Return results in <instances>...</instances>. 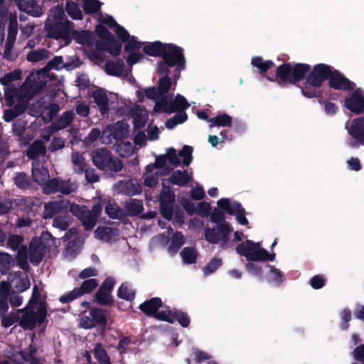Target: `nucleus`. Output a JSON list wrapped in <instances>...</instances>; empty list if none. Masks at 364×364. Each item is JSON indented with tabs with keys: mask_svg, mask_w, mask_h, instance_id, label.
<instances>
[{
	"mask_svg": "<svg viewBox=\"0 0 364 364\" xmlns=\"http://www.w3.org/2000/svg\"><path fill=\"white\" fill-rule=\"evenodd\" d=\"M47 310L44 298L40 294L37 286L33 289L32 297L25 311L11 313L2 317V325L4 327L11 326L14 322L19 321V324L24 329H32L36 324L43 323L46 317Z\"/></svg>",
	"mask_w": 364,
	"mask_h": 364,
	"instance_id": "nucleus-1",
	"label": "nucleus"
},
{
	"mask_svg": "<svg viewBox=\"0 0 364 364\" xmlns=\"http://www.w3.org/2000/svg\"><path fill=\"white\" fill-rule=\"evenodd\" d=\"M329 77V85L336 89L348 90L353 87V84L343 77L338 73L332 72L326 65H318L310 73L302 92L307 97H314L320 93V86L325 79Z\"/></svg>",
	"mask_w": 364,
	"mask_h": 364,
	"instance_id": "nucleus-2",
	"label": "nucleus"
},
{
	"mask_svg": "<svg viewBox=\"0 0 364 364\" xmlns=\"http://www.w3.org/2000/svg\"><path fill=\"white\" fill-rule=\"evenodd\" d=\"M145 53L158 56L163 55V61L159 63H166L169 66H176L178 74L176 80L179 77V71L185 67V59L182 49L173 44H164L159 41L146 44L143 48Z\"/></svg>",
	"mask_w": 364,
	"mask_h": 364,
	"instance_id": "nucleus-3",
	"label": "nucleus"
},
{
	"mask_svg": "<svg viewBox=\"0 0 364 364\" xmlns=\"http://www.w3.org/2000/svg\"><path fill=\"white\" fill-rule=\"evenodd\" d=\"M64 17L63 8L57 6L50 11L45 28L48 36L56 40L62 39L65 45H68L73 32L71 22Z\"/></svg>",
	"mask_w": 364,
	"mask_h": 364,
	"instance_id": "nucleus-4",
	"label": "nucleus"
},
{
	"mask_svg": "<svg viewBox=\"0 0 364 364\" xmlns=\"http://www.w3.org/2000/svg\"><path fill=\"white\" fill-rule=\"evenodd\" d=\"M100 21L102 23L108 25L115 32L117 36L123 41L127 42L126 50H133L128 56V62L130 65L140 62L144 58V55L135 51L140 48L142 43L138 41L134 36H131L127 31L119 25L112 16L107 15H100Z\"/></svg>",
	"mask_w": 364,
	"mask_h": 364,
	"instance_id": "nucleus-5",
	"label": "nucleus"
},
{
	"mask_svg": "<svg viewBox=\"0 0 364 364\" xmlns=\"http://www.w3.org/2000/svg\"><path fill=\"white\" fill-rule=\"evenodd\" d=\"M236 252L247 260L252 262H266L274 259V253L268 252L262 247L261 242L246 240L236 246Z\"/></svg>",
	"mask_w": 364,
	"mask_h": 364,
	"instance_id": "nucleus-6",
	"label": "nucleus"
},
{
	"mask_svg": "<svg viewBox=\"0 0 364 364\" xmlns=\"http://www.w3.org/2000/svg\"><path fill=\"white\" fill-rule=\"evenodd\" d=\"M65 66V65L63 63L62 57L56 56L48 63L46 67L28 76L26 79L25 86L28 87L29 92L33 94L46 83L45 78L48 77L47 72L48 70H60Z\"/></svg>",
	"mask_w": 364,
	"mask_h": 364,
	"instance_id": "nucleus-7",
	"label": "nucleus"
},
{
	"mask_svg": "<svg viewBox=\"0 0 364 364\" xmlns=\"http://www.w3.org/2000/svg\"><path fill=\"white\" fill-rule=\"evenodd\" d=\"M309 70L306 64H284L277 69V80L279 84L294 83L299 81Z\"/></svg>",
	"mask_w": 364,
	"mask_h": 364,
	"instance_id": "nucleus-8",
	"label": "nucleus"
},
{
	"mask_svg": "<svg viewBox=\"0 0 364 364\" xmlns=\"http://www.w3.org/2000/svg\"><path fill=\"white\" fill-rule=\"evenodd\" d=\"M170 67L166 63L158 64V73L161 77L159 80L158 87L148 88L144 90V93L149 99L156 100L169 91L171 85V78L168 76Z\"/></svg>",
	"mask_w": 364,
	"mask_h": 364,
	"instance_id": "nucleus-9",
	"label": "nucleus"
},
{
	"mask_svg": "<svg viewBox=\"0 0 364 364\" xmlns=\"http://www.w3.org/2000/svg\"><path fill=\"white\" fill-rule=\"evenodd\" d=\"M233 231L232 228L227 223H223L216 228H206L205 230V238L210 243L219 244L221 247H225L229 240V234Z\"/></svg>",
	"mask_w": 364,
	"mask_h": 364,
	"instance_id": "nucleus-10",
	"label": "nucleus"
},
{
	"mask_svg": "<svg viewBox=\"0 0 364 364\" xmlns=\"http://www.w3.org/2000/svg\"><path fill=\"white\" fill-rule=\"evenodd\" d=\"M218 207L230 215H235L240 225H245L248 221L245 217V209L241 205L230 198H221L217 202Z\"/></svg>",
	"mask_w": 364,
	"mask_h": 364,
	"instance_id": "nucleus-11",
	"label": "nucleus"
},
{
	"mask_svg": "<svg viewBox=\"0 0 364 364\" xmlns=\"http://www.w3.org/2000/svg\"><path fill=\"white\" fill-rule=\"evenodd\" d=\"M50 240L55 245V241L53 240L51 235L48 233H44L41 238H34L30 243L28 256L31 263L38 264L42 259L46 250V245L43 240Z\"/></svg>",
	"mask_w": 364,
	"mask_h": 364,
	"instance_id": "nucleus-12",
	"label": "nucleus"
},
{
	"mask_svg": "<svg viewBox=\"0 0 364 364\" xmlns=\"http://www.w3.org/2000/svg\"><path fill=\"white\" fill-rule=\"evenodd\" d=\"M343 106L356 114H362L364 112V91L358 88L349 93L343 100Z\"/></svg>",
	"mask_w": 364,
	"mask_h": 364,
	"instance_id": "nucleus-13",
	"label": "nucleus"
},
{
	"mask_svg": "<svg viewBox=\"0 0 364 364\" xmlns=\"http://www.w3.org/2000/svg\"><path fill=\"white\" fill-rule=\"evenodd\" d=\"M156 166L159 169L161 175L168 174L171 167L170 166H178L180 160L176 155V151L173 148L167 149L165 155H161L156 158Z\"/></svg>",
	"mask_w": 364,
	"mask_h": 364,
	"instance_id": "nucleus-14",
	"label": "nucleus"
},
{
	"mask_svg": "<svg viewBox=\"0 0 364 364\" xmlns=\"http://www.w3.org/2000/svg\"><path fill=\"white\" fill-rule=\"evenodd\" d=\"M129 125L124 122H119L114 126H107L102 134V141L104 144H109L112 141L111 136L117 141L125 137L128 133Z\"/></svg>",
	"mask_w": 364,
	"mask_h": 364,
	"instance_id": "nucleus-15",
	"label": "nucleus"
},
{
	"mask_svg": "<svg viewBox=\"0 0 364 364\" xmlns=\"http://www.w3.org/2000/svg\"><path fill=\"white\" fill-rule=\"evenodd\" d=\"M43 186L44 193L47 194H51L56 191H60L63 194H69L75 191L77 188L75 183H72L70 181H59L58 179L48 181Z\"/></svg>",
	"mask_w": 364,
	"mask_h": 364,
	"instance_id": "nucleus-16",
	"label": "nucleus"
},
{
	"mask_svg": "<svg viewBox=\"0 0 364 364\" xmlns=\"http://www.w3.org/2000/svg\"><path fill=\"white\" fill-rule=\"evenodd\" d=\"M98 284L95 279H90L82 282L80 288L74 289L70 293L65 294L60 298L62 303H66L74 300L85 294L91 292Z\"/></svg>",
	"mask_w": 364,
	"mask_h": 364,
	"instance_id": "nucleus-17",
	"label": "nucleus"
},
{
	"mask_svg": "<svg viewBox=\"0 0 364 364\" xmlns=\"http://www.w3.org/2000/svg\"><path fill=\"white\" fill-rule=\"evenodd\" d=\"M174 196L168 187L164 186L160 196L161 213L163 216L169 220L173 213L172 204Z\"/></svg>",
	"mask_w": 364,
	"mask_h": 364,
	"instance_id": "nucleus-18",
	"label": "nucleus"
},
{
	"mask_svg": "<svg viewBox=\"0 0 364 364\" xmlns=\"http://www.w3.org/2000/svg\"><path fill=\"white\" fill-rule=\"evenodd\" d=\"M92 97L100 107L101 113L105 114L109 107L117 100V96L113 93H109L107 95L103 90L97 89L92 92Z\"/></svg>",
	"mask_w": 364,
	"mask_h": 364,
	"instance_id": "nucleus-19",
	"label": "nucleus"
},
{
	"mask_svg": "<svg viewBox=\"0 0 364 364\" xmlns=\"http://www.w3.org/2000/svg\"><path fill=\"white\" fill-rule=\"evenodd\" d=\"M346 129L349 135L353 137L358 144H364V117H357L350 124H346Z\"/></svg>",
	"mask_w": 364,
	"mask_h": 364,
	"instance_id": "nucleus-20",
	"label": "nucleus"
},
{
	"mask_svg": "<svg viewBox=\"0 0 364 364\" xmlns=\"http://www.w3.org/2000/svg\"><path fill=\"white\" fill-rule=\"evenodd\" d=\"M12 360L17 363H23V361L28 362L30 364H43L44 360L38 356L37 350L30 346L28 352L25 354L23 352H17L14 353Z\"/></svg>",
	"mask_w": 364,
	"mask_h": 364,
	"instance_id": "nucleus-21",
	"label": "nucleus"
},
{
	"mask_svg": "<svg viewBox=\"0 0 364 364\" xmlns=\"http://www.w3.org/2000/svg\"><path fill=\"white\" fill-rule=\"evenodd\" d=\"M96 32L97 34L107 40V43L105 45L104 49L112 55H117L121 50V46L117 43L109 33V32L102 25L96 26Z\"/></svg>",
	"mask_w": 364,
	"mask_h": 364,
	"instance_id": "nucleus-22",
	"label": "nucleus"
},
{
	"mask_svg": "<svg viewBox=\"0 0 364 364\" xmlns=\"http://www.w3.org/2000/svg\"><path fill=\"white\" fill-rule=\"evenodd\" d=\"M182 205L185 210L189 213H196L199 215H208L210 210V205L208 202H200L198 204L197 207H194V204L188 200H183L181 201Z\"/></svg>",
	"mask_w": 364,
	"mask_h": 364,
	"instance_id": "nucleus-23",
	"label": "nucleus"
},
{
	"mask_svg": "<svg viewBox=\"0 0 364 364\" xmlns=\"http://www.w3.org/2000/svg\"><path fill=\"white\" fill-rule=\"evenodd\" d=\"M33 166L32 176L33 180L41 186H43L50 179L48 169L38 162L33 163Z\"/></svg>",
	"mask_w": 364,
	"mask_h": 364,
	"instance_id": "nucleus-24",
	"label": "nucleus"
},
{
	"mask_svg": "<svg viewBox=\"0 0 364 364\" xmlns=\"http://www.w3.org/2000/svg\"><path fill=\"white\" fill-rule=\"evenodd\" d=\"M68 204V201L65 200L46 203L44 205L43 217L45 218H50L59 212L67 210Z\"/></svg>",
	"mask_w": 364,
	"mask_h": 364,
	"instance_id": "nucleus-25",
	"label": "nucleus"
},
{
	"mask_svg": "<svg viewBox=\"0 0 364 364\" xmlns=\"http://www.w3.org/2000/svg\"><path fill=\"white\" fill-rule=\"evenodd\" d=\"M159 176H162L159 169H157L156 164L148 165L146 168V173L144 175V183L146 186L151 188L158 183Z\"/></svg>",
	"mask_w": 364,
	"mask_h": 364,
	"instance_id": "nucleus-26",
	"label": "nucleus"
},
{
	"mask_svg": "<svg viewBox=\"0 0 364 364\" xmlns=\"http://www.w3.org/2000/svg\"><path fill=\"white\" fill-rule=\"evenodd\" d=\"M110 161V152L107 149H102L96 151L92 156L93 164L100 169L107 168Z\"/></svg>",
	"mask_w": 364,
	"mask_h": 364,
	"instance_id": "nucleus-27",
	"label": "nucleus"
},
{
	"mask_svg": "<svg viewBox=\"0 0 364 364\" xmlns=\"http://www.w3.org/2000/svg\"><path fill=\"white\" fill-rule=\"evenodd\" d=\"M174 108L173 100L169 95L165 97L162 96L155 100V112L171 113L174 112Z\"/></svg>",
	"mask_w": 364,
	"mask_h": 364,
	"instance_id": "nucleus-28",
	"label": "nucleus"
},
{
	"mask_svg": "<svg viewBox=\"0 0 364 364\" xmlns=\"http://www.w3.org/2000/svg\"><path fill=\"white\" fill-rule=\"evenodd\" d=\"M193 179L192 172H188L187 171H174L171 177L170 181L179 186H186Z\"/></svg>",
	"mask_w": 364,
	"mask_h": 364,
	"instance_id": "nucleus-29",
	"label": "nucleus"
},
{
	"mask_svg": "<svg viewBox=\"0 0 364 364\" xmlns=\"http://www.w3.org/2000/svg\"><path fill=\"white\" fill-rule=\"evenodd\" d=\"M18 8L33 16H39L42 14V9L33 0H19Z\"/></svg>",
	"mask_w": 364,
	"mask_h": 364,
	"instance_id": "nucleus-30",
	"label": "nucleus"
},
{
	"mask_svg": "<svg viewBox=\"0 0 364 364\" xmlns=\"http://www.w3.org/2000/svg\"><path fill=\"white\" fill-rule=\"evenodd\" d=\"M18 31V23L16 16L10 15L9 16V25L8 30L7 41L6 45V51H9L16 39V36Z\"/></svg>",
	"mask_w": 364,
	"mask_h": 364,
	"instance_id": "nucleus-31",
	"label": "nucleus"
},
{
	"mask_svg": "<svg viewBox=\"0 0 364 364\" xmlns=\"http://www.w3.org/2000/svg\"><path fill=\"white\" fill-rule=\"evenodd\" d=\"M161 306V301L159 298H154L140 305V309L148 315L154 316L157 310Z\"/></svg>",
	"mask_w": 364,
	"mask_h": 364,
	"instance_id": "nucleus-32",
	"label": "nucleus"
},
{
	"mask_svg": "<svg viewBox=\"0 0 364 364\" xmlns=\"http://www.w3.org/2000/svg\"><path fill=\"white\" fill-rule=\"evenodd\" d=\"M114 284V281L111 277H108L105 281V282L103 283V284L96 294V300L99 304H105L107 302L109 299L107 294H105V296L104 298H101V294L104 292L105 289L107 290V291L110 293L111 290L113 288Z\"/></svg>",
	"mask_w": 364,
	"mask_h": 364,
	"instance_id": "nucleus-33",
	"label": "nucleus"
},
{
	"mask_svg": "<svg viewBox=\"0 0 364 364\" xmlns=\"http://www.w3.org/2000/svg\"><path fill=\"white\" fill-rule=\"evenodd\" d=\"M132 117L136 127H144L148 117L147 111L140 107H136L133 112Z\"/></svg>",
	"mask_w": 364,
	"mask_h": 364,
	"instance_id": "nucleus-34",
	"label": "nucleus"
},
{
	"mask_svg": "<svg viewBox=\"0 0 364 364\" xmlns=\"http://www.w3.org/2000/svg\"><path fill=\"white\" fill-rule=\"evenodd\" d=\"M210 127H230L232 124V117L227 114H220L208 120Z\"/></svg>",
	"mask_w": 364,
	"mask_h": 364,
	"instance_id": "nucleus-35",
	"label": "nucleus"
},
{
	"mask_svg": "<svg viewBox=\"0 0 364 364\" xmlns=\"http://www.w3.org/2000/svg\"><path fill=\"white\" fill-rule=\"evenodd\" d=\"M124 63L121 60L110 61L105 66V72L109 75L119 76L122 74Z\"/></svg>",
	"mask_w": 364,
	"mask_h": 364,
	"instance_id": "nucleus-36",
	"label": "nucleus"
},
{
	"mask_svg": "<svg viewBox=\"0 0 364 364\" xmlns=\"http://www.w3.org/2000/svg\"><path fill=\"white\" fill-rule=\"evenodd\" d=\"M15 264L14 258L6 252H0V271L7 273Z\"/></svg>",
	"mask_w": 364,
	"mask_h": 364,
	"instance_id": "nucleus-37",
	"label": "nucleus"
},
{
	"mask_svg": "<svg viewBox=\"0 0 364 364\" xmlns=\"http://www.w3.org/2000/svg\"><path fill=\"white\" fill-rule=\"evenodd\" d=\"M71 162L75 171L82 173L86 170V161L82 155L78 152H74L71 155Z\"/></svg>",
	"mask_w": 364,
	"mask_h": 364,
	"instance_id": "nucleus-38",
	"label": "nucleus"
},
{
	"mask_svg": "<svg viewBox=\"0 0 364 364\" xmlns=\"http://www.w3.org/2000/svg\"><path fill=\"white\" fill-rule=\"evenodd\" d=\"M252 65L257 68L261 74H264L273 66L274 63L272 60H264L262 58L258 56H253L252 58Z\"/></svg>",
	"mask_w": 364,
	"mask_h": 364,
	"instance_id": "nucleus-39",
	"label": "nucleus"
},
{
	"mask_svg": "<svg viewBox=\"0 0 364 364\" xmlns=\"http://www.w3.org/2000/svg\"><path fill=\"white\" fill-rule=\"evenodd\" d=\"M95 234L97 238L107 242L111 241L112 237L117 235L115 231L109 227H99L95 230Z\"/></svg>",
	"mask_w": 364,
	"mask_h": 364,
	"instance_id": "nucleus-40",
	"label": "nucleus"
},
{
	"mask_svg": "<svg viewBox=\"0 0 364 364\" xmlns=\"http://www.w3.org/2000/svg\"><path fill=\"white\" fill-rule=\"evenodd\" d=\"M45 151L46 147L43 145L42 142L41 141H36L28 148L27 155L31 159H35L43 155Z\"/></svg>",
	"mask_w": 364,
	"mask_h": 364,
	"instance_id": "nucleus-41",
	"label": "nucleus"
},
{
	"mask_svg": "<svg viewBox=\"0 0 364 364\" xmlns=\"http://www.w3.org/2000/svg\"><path fill=\"white\" fill-rule=\"evenodd\" d=\"M116 151L121 156L128 157L134 154V148L130 142L122 141L117 144Z\"/></svg>",
	"mask_w": 364,
	"mask_h": 364,
	"instance_id": "nucleus-42",
	"label": "nucleus"
},
{
	"mask_svg": "<svg viewBox=\"0 0 364 364\" xmlns=\"http://www.w3.org/2000/svg\"><path fill=\"white\" fill-rule=\"evenodd\" d=\"M65 9L67 13L73 19L80 20L82 18V13L76 3L72 1H68Z\"/></svg>",
	"mask_w": 364,
	"mask_h": 364,
	"instance_id": "nucleus-43",
	"label": "nucleus"
},
{
	"mask_svg": "<svg viewBox=\"0 0 364 364\" xmlns=\"http://www.w3.org/2000/svg\"><path fill=\"white\" fill-rule=\"evenodd\" d=\"M180 255L186 264H193L196 261L197 252L194 248L185 247L181 250Z\"/></svg>",
	"mask_w": 364,
	"mask_h": 364,
	"instance_id": "nucleus-44",
	"label": "nucleus"
},
{
	"mask_svg": "<svg viewBox=\"0 0 364 364\" xmlns=\"http://www.w3.org/2000/svg\"><path fill=\"white\" fill-rule=\"evenodd\" d=\"M95 358L98 360L100 364H110L109 358L100 343H97L93 349Z\"/></svg>",
	"mask_w": 364,
	"mask_h": 364,
	"instance_id": "nucleus-45",
	"label": "nucleus"
},
{
	"mask_svg": "<svg viewBox=\"0 0 364 364\" xmlns=\"http://www.w3.org/2000/svg\"><path fill=\"white\" fill-rule=\"evenodd\" d=\"M126 209L130 215H138L143 210V205L141 200L131 199L126 203Z\"/></svg>",
	"mask_w": 364,
	"mask_h": 364,
	"instance_id": "nucleus-46",
	"label": "nucleus"
},
{
	"mask_svg": "<svg viewBox=\"0 0 364 364\" xmlns=\"http://www.w3.org/2000/svg\"><path fill=\"white\" fill-rule=\"evenodd\" d=\"M49 57V52L46 49L31 51L27 55V60L29 62H39Z\"/></svg>",
	"mask_w": 364,
	"mask_h": 364,
	"instance_id": "nucleus-47",
	"label": "nucleus"
},
{
	"mask_svg": "<svg viewBox=\"0 0 364 364\" xmlns=\"http://www.w3.org/2000/svg\"><path fill=\"white\" fill-rule=\"evenodd\" d=\"M124 192L129 196H135L141 193V188L136 181L131 180L124 183Z\"/></svg>",
	"mask_w": 364,
	"mask_h": 364,
	"instance_id": "nucleus-48",
	"label": "nucleus"
},
{
	"mask_svg": "<svg viewBox=\"0 0 364 364\" xmlns=\"http://www.w3.org/2000/svg\"><path fill=\"white\" fill-rule=\"evenodd\" d=\"M81 242L80 240L70 242L64 252L65 257L71 259L75 257L80 251Z\"/></svg>",
	"mask_w": 364,
	"mask_h": 364,
	"instance_id": "nucleus-49",
	"label": "nucleus"
},
{
	"mask_svg": "<svg viewBox=\"0 0 364 364\" xmlns=\"http://www.w3.org/2000/svg\"><path fill=\"white\" fill-rule=\"evenodd\" d=\"M223 264V260L220 258H213L203 268V271L204 274L209 275L215 272Z\"/></svg>",
	"mask_w": 364,
	"mask_h": 364,
	"instance_id": "nucleus-50",
	"label": "nucleus"
},
{
	"mask_svg": "<svg viewBox=\"0 0 364 364\" xmlns=\"http://www.w3.org/2000/svg\"><path fill=\"white\" fill-rule=\"evenodd\" d=\"M184 243V238L181 232H176L172 237L171 245L168 247L170 253H176L179 247Z\"/></svg>",
	"mask_w": 364,
	"mask_h": 364,
	"instance_id": "nucleus-51",
	"label": "nucleus"
},
{
	"mask_svg": "<svg viewBox=\"0 0 364 364\" xmlns=\"http://www.w3.org/2000/svg\"><path fill=\"white\" fill-rule=\"evenodd\" d=\"M28 251L26 246L22 245L18 248L16 259L18 266L25 269L28 267Z\"/></svg>",
	"mask_w": 364,
	"mask_h": 364,
	"instance_id": "nucleus-52",
	"label": "nucleus"
},
{
	"mask_svg": "<svg viewBox=\"0 0 364 364\" xmlns=\"http://www.w3.org/2000/svg\"><path fill=\"white\" fill-rule=\"evenodd\" d=\"M12 282L16 289L20 291H23L30 287V282L26 274H21L19 277L14 279Z\"/></svg>",
	"mask_w": 364,
	"mask_h": 364,
	"instance_id": "nucleus-53",
	"label": "nucleus"
},
{
	"mask_svg": "<svg viewBox=\"0 0 364 364\" xmlns=\"http://www.w3.org/2000/svg\"><path fill=\"white\" fill-rule=\"evenodd\" d=\"M269 272L267 275V279L269 282L279 284L282 282V275L279 270L274 267L269 266Z\"/></svg>",
	"mask_w": 364,
	"mask_h": 364,
	"instance_id": "nucleus-54",
	"label": "nucleus"
},
{
	"mask_svg": "<svg viewBox=\"0 0 364 364\" xmlns=\"http://www.w3.org/2000/svg\"><path fill=\"white\" fill-rule=\"evenodd\" d=\"M90 316L94 320L95 324L105 325L106 323L105 312L101 309H92L90 311Z\"/></svg>",
	"mask_w": 364,
	"mask_h": 364,
	"instance_id": "nucleus-55",
	"label": "nucleus"
},
{
	"mask_svg": "<svg viewBox=\"0 0 364 364\" xmlns=\"http://www.w3.org/2000/svg\"><path fill=\"white\" fill-rule=\"evenodd\" d=\"M186 119V114L184 112H180L175 115L173 117L167 120L166 122V126L168 129H171L174 128L177 124L184 122Z\"/></svg>",
	"mask_w": 364,
	"mask_h": 364,
	"instance_id": "nucleus-56",
	"label": "nucleus"
},
{
	"mask_svg": "<svg viewBox=\"0 0 364 364\" xmlns=\"http://www.w3.org/2000/svg\"><path fill=\"white\" fill-rule=\"evenodd\" d=\"M73 117V114L71 112H66L59 119L55 127H52V132L57 130L66 127L70 124Z\"/></svg>",
	"mask_w": 364,
	"mask_h": 364,
	"instance_id": "nucleus-57",
	"label": "nucleus"
},
{
	"mask_svg": "<svg viewBox=\"0 0 364 364\" xmlns=\"http://www.w3.org/2000/svg\"><path fill=\"white\" fill-rule=\"evenodd\" d=\"M155 317L159 320L173 323L176 321V311H172L170 309H165L158 312Z\"/></svg>",
	"mask_w": 364,
	"mask_h": 364,
	"instance_id": "nucleus-58",
	"label": "nucleus"
},
{
	"mask_svg": "<svg viewBox=\"0 0 364 364\" xmlns=\"http://www.w3.org/2000/svg\"><path fill=\"white\" fill-rule=\"evenodd\" d=\"M118 295L120 298L132 300L134 297V291L127 284H123L119 289Z\"/></svg>",
	"mask_w": 364,
	"mask_h": 364,
	"instance_id": "nucleus-59",
	"label": "nucleus"
},
{
	"mask_svg": "<svg viewBox=\"0 0 364 364\" xmlns=\"http://www.w3.org/2000/svg\"><path fill=\"white\" fill-rule=\"evenodd\" d=\"M252 262L250 261L245 264L247 272L253 277L262 279V272L261 266Z\"/></svg>",
	"mask_w": 364,
	"mask_h": 364,
	"instance_id": "nucleus-60",
	"label": "nucleus"
},
{
	"mask_svg": "<svg viewBox=\"0 0 364 364\" xmlns=\"http://www.w3.org/2000/svg\"><path fill=\"white\" fill-rule=\"evenodd\" d=\"M83 2V9L86 13L92 14L97 11L101 4L97 0H81Z\"/></svg>",
	"mask_w": 364,
	"mask_h": 364,
	"instance_id": "nucleus-61",
	"label": "nucleus"
},
{
	"mask_svg": "<svg viewBox=\"0 0 364 364\" xmlns=\"http://www.w3.org/2000/svg\"><path fill=\"white\" fill-rule=\"evenodd\" d=\"M107 214L112 218H118L122 215V212L118 205L112 201H109L105 207Z\"/></svg>",
	"mask_w": 364,
	"mask_h": 364,
	"instance_id": "nucleus-62",
	"label": "nucleus"
},
{
	"mask_svg": "<svg viewBox=\"0 0 364 364\" xmlns=\"http://www.w3.org/2000/svg\"><path fill=\"white\" fill-rule=\"evenodd\" d=\"M80 220L82 221V223L85 229L91 230L95 225L97 218H95L90 213L85 212V215L81 216Z\"/></svg>",
	"mask_w": 364,
	"mask_h": 364,
	"instance_id": "nucleus-63",
	"label": "nucleus"
},
{
	"mask_svg": "<svg viewBox=\"0 0 364 364\" xmlns=\"http://www.w3.org/2000/svg\"><path fill=\"white\" fill-rule=\"evenodd\" d=\"M193 149L189 146H184L183 148L179 151V156L183 158V164L188 166L192 161Z\"/></svg>",
	"mask_w": 364,
	"mask_h": 364,
	"instance_id": "nucleus-64",
	"label": "nucleus"
}]
</instances>
